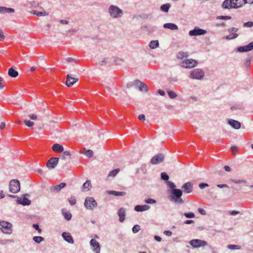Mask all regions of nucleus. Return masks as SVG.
<instances>
[{
  "label": "nucleus",
  "mask_w": 253,
  "mask_h": 253,
  "mask_svg": "<svg viewBox=\"0 0 253 253\" xmlns=\"http://www.w3.org/2000/svg\"><path fill=\"white\" fill-rule=\"evenodd\" d=\"M183 191L179 189H173L169 192V200L177 205H182L184 201L181 198Z\"/></svg>",
  "instance_id": "1"
},
{
  "label": "nucleus",
  "mask_w": 253,
  "mask_h": 253,
  "mask_svg": "<svg viewBox=\"0 0 253 253\" xmlns=\"http://www.w3.org/2000/svg\"><path fill=\"white\" fill-rule=\"evenodd\" d=\"M0 230L4 234H10L12 232V225L10 222L1 220L0 221Z\"/></svg>",
  "instance_id": "2"
},
{
  "label": "nucleus",
  "mask_w": 253,
  "mask_h": 253,
  "mask_svg": "<svg viewBox=\"0 0 253 253\" xmlns=\"http://www.w3.org/2000/svg\"><path fill=\"white\" fill-rule=\"evenodd\" d=\"M9 189L10 192L15 194L20 190V183L17 179L11 180L9 184Z\"/></svg>",
  "instance_id": "3"
},
{
  "label": "nucleus",
  "mask_w": 253,
  "mask_h": 253,
  "mask_svg": "<svg viewBox=\"0 0 253 253\" xmlns=\"http://www.w3.org/2000/svg\"><path fill=\"white\" fill-rule=\"evenodd\" d=\"M109 11L111 16L114 18L120 17L123 14V11L118 6L111 5L109 8Z\"/></svg>",
  "instance_id": "4"
},
{
  "label": "nucleus",
  "mask_w": 253,
  "mask_h": 253,
  "mask_svg": "<svg viewBox=\"0 0 253 253\" xmlns=\"http://www.w3.org/2000/svg\"><path fill=\"white\" fill-rule=\"evenodd\" d=\"M204 72L201 69H195L191 71L190 77L191 79L201 80L204 77Z\"/></svg>",
  "instance_id": "5"
},
{
  "label": "nucleus",
  "mask_w": 253,
  "mask_h": 253,
  "mask_svg": "<svg viewBox=\"0 0 253 253\" xmlns=\"http://www.w3.org/2000/svg\"><path fill=\"white\" fill-rule=\"evenodd\" d=\"M84 205L87 209L92 210L97 206V203L92 197H87L85 200Z\"/></svg>",
  "instance_id": "6"
},
{
  "label": "nucleus",
  "mask_w": 253,
  "mask_h": 253,
  "mask_svg": "<svg viewBox=\"0 0 253 253\" xmlns=\"http://www.w3.org/2000/svg\"><path fill=\"white\" fill-rule=\"evenodd\" d=\"M190 244L193 248H196L204 247L208 244L206 241L200 239H193L190 241Z\"/></svg>",
  "instance_id": "7"
},
{
  "label": "nucleus",
  "mask_w": 253,
  "mask_h": 253,
  "mask_svg": "<svg viewBox=\"0 0 253 253\" xmlns=\"http://www.w3.org/2000/svg\"><path fill=\"white\" fill-rule=\"evenodd\" d=\"M165 159V156L163 154L159 153L153 156L151 159V163L153 165H156L162 163Z\"/></svg>",
  "instance_id": "8"
},
{
  "label": "nucleus",
  "mask_w": 253,
  "mask_h": 253,
  "mask_svg": "<svg viewBox=\"0 0 253 253\" xmlns=\"http://www.w3.org/2000/svg\"><path fill=\"white\" fill-rule=\"evenodd\" d=\"M207 33V31L204 29H200L198 27H196L195 28L189 31V35L190 36H196L203 35Z\"/></svg>",
  "instance_id": "9"
},
{
  "label": "nucleus",
  "mask_w": 253,
  "mask_h": 253,
  "mask_svg": "<svg viewBox=\"0 0 253 253\" xmlns=\"http://www.w3.org/2000/svg\"><path fill=\"white\" fill-rule=\"evenodd\" d=\"M182 67L186 68H191L196 66L197 62L194 59H186L182 62Z\"/></svg>",
  "instance_id": "10"
},
{
  "label": "nucleus",
  "mask_w": 253,
  "mask_h": 253,
  "mask_svg": "<svg viewBox=\"0 0 253 253\" xmlns=\"http://www.w3.org/2000/svg\"><path fill=\"white\" fill-rule=\"evenodd\" d=\"M59 162V158L57 157H52L48 160L46 163V167L50 169H54L57 165Z\"/></svg>",
  "instance_id": "11"
},
{
  "label": "nucleus",
  "mask_w": 253,
  "mask_h": 253,
  "mask_svg": "<svg viewBox=\"0 0 253 253\" xmlns=\"http://www.w3.org/2000/svg\"><path fill=\"white\" fill-rule=\"evenodd\" d=\"M79 79L73 78L72 75H68L66 78V84L68 87H71Z\"/></svg>",
  "instance_id": "12"
},
{
  "label": "nucleus",
  "mask_w": 253,
  "mask_h": 253,
  "mask_svg": "<svg viewBox=\"0 0 253 253\" xmlns=\"http://www.w3.org/2000/svg\"><path fill=\"white\" fill-rule=\"evenodd\" d=\"M182 189L184 193H190L193 191V186L191 182H188L182 185Z\"/></svg>",
  "instance_id": "13"
},
{
  "label": "nucleus",
  "mask_w": 253,
  "mask_h": 253,
  "mask_svg": "<svg viewBox=\"0 0 253 253\" xmlns=\"http://www.w3.org/2000/svg\"><path fill=\"white\" fill-rule=\"evenodd\" d=\"M90 244L93 250L96 253H99L100 247L99 243L95 239H92L90 240Z\"/></svg>",
  "instance_id": "14"
},
{
  "label": "nucleus",
  "mask_w": 253,
  "mask_h": 253,
  "mask_svg": "<svg viewBox=\"0 0 253 253\" xmlns=\"http://www.w3.org/2000/svg\"><path fill=\"white\" fill-rule=\"evenodd\" d=\"M253 49V42L245 46H240L238 48V51L241 52H247Z\"/></svg>",
  "instance_id": "15"
},
{
  "label": "nucleus",
  "mask_w": 253,
  "mask_h": 253,
  "mask_svg": "<svg viewBox=\"0 0 253 253\" xmlns=\"http://www.w3.org/2000/svg\"><path fill=\"white\" fill-rule=\"evenodd\" d=\"M234 0H225L222 4V6L224 9L234 8Z\"/></svg>",
  "instance_id": "16"
},
{
  "label": "nucleus",
  "mask_w": 253,
  "mask_h": 253,
  "mask_svg": "<svg viewBox=\"0 0 253 253\" xmlns=\"http://www.w3.org/2000/svg\"><path fill=\"white\" fill-rule=\"evenodd\" d=\"M118 214L119 216V221L121 222H124L126 216V209L124 208H120L118 211Z\"/></svg>",
  "instance_id": "17"
},
{
  "label": "nucleus",
  "mask_w": 253,
  "mask_h": 253,
  "mask_svg": "<svg viewBox=\"0 0 253 253\" xmlns=\"http://www.w3.org/2000/svg\"><path fill=\"white\" fill-rule=\"evenodd\" d=\"M52 150L55 153H62L64 151V147L62 145L56 143L52 147Z\"/></svg>",
  "instance_id": "18"
},
{
  "label": "nucleus",
  "mask_w": 253,
  "mask_h": 253,
  "mask_svg": "<svg viewBox=\"0 0 253 253\" xmlns=\"http://www.w3.org/2000/svg\"><path fill=\"white\" fill-rule=\"evenodd\" d=\"M62 237L68 243L71 244L74 243V240L70 233L68 232H63L62 233Z\"/></svg>",
  "instance_id": "19"
},
{
  "label": "nucleus",
  "mask_w": 253,
  "mask_h": 253,
  "mask_svg": "<svg viewBox=\"0 0 253 253\" xmlns=\"http://www.w3.org/2000/svg\"><path fill=\"white\" fill-rule=\"evenodd\" d=\"M66 185V184L64 182H62L59 185H56L55 186H53L51 187L50 189L53 192H58L61 189L65 187Z\"/></svg>",
  "instance_id": "20"
},
{
  "label": "nucleus",
  "mask_w": 253,
  "mask_h": 253,
  "mask_svg": "<svg viewBox=\"0 0 253 253\" xmlns=\"http://www.w3.org/2000/svg\"><path fill=\"white\" fill-rule=\"evenodd\" d=\"M17 202L18 204L23 206L29 205L31 204V201L26 198H18Z\"/></svg>",
  "instance_id": "21"
},
{
  "label": "nucleus",
  "mask_w": 253,
  "mask_h": 253,
  "mask_svg": "<svg viewBox=\"0 0 253 253\" xmlns=\"http://www.w3.org/2000/svg\"><path fill=\"white\" fill-rule=\"evenodd\" d=\"M228 124L235 129H239L241 127L240 123L236 120H230L228 121Z\"/></svg>",
  "instance_id": "22"
},
{
  "label": "nucleus",
  "mask_w": 253,
  "mask_h": 253,
  "mask_svg": "<svg viewBox=\"0 0 253 253\" xmlns=\"http://www.w3.org/2000/svg\"><path fill=\"white\" fill-rule=\"evenodd\" d=\"M150 206L147 205L143 206L137 205L134 207L135 211H143L149 210Z\"/></svg>",
  "instance_id": "23"
},
{
  "label": "nucleus",
  "mask_w": 253,
  "mask_h": 253,
  "mask_svg": "<svg viewBox=\"0 0 253 253\" xmlns=\"http://www.w3.org/2000/svg\"><path fill=\"white\" fill-rule=\"evenodd\" d=\"M164 27L165 28L169 29L172 30H178V27L177 25L173 23H166L164 25Z\"/></svg>",
  "instance_id": "24"
},
{
  "label": "nucleus",
  "mask_w": 253,
  "mask_h": 253,
  "mask_svg": "<svg viewBox=\"0 0 253 253\" xmlns=\"http://www.w3.org/2000/svg\"><path fill=\"white\" fill-rule=\"evenodd\" d=\"M14 9L11 8H7L6 7L0 6V13H13Z\"/></svg>",
  "instance_id": "25"
},
{
  "label": "nucleus",
  "mask_w": 253,
  "mask_h": 253,
  "mask_svg": "<svg viewBox=\"0 0 253 253\" xmlns=\"http://www.w3.org/2000/svg\"><path fill=\"white\" fill-rule=\"evenodd\" d=\"M91 187V184L90 180H86L82 186L83 191H88Z\"/></svg>",
  "instance_id": "26"
},
{
  "label": "nucleus",
  "mask_w": 253,
  "mask_h": 253,
  "mask_svg": "<svg viewBox=\"0 0 253 253\" xmlns=\"http://www.w3.org/2000/svg\"><path fill=\"white\" fill-rule=\"evenodd\" d=\"M8 74L11 77L16 78L18 76V73L17 71L15 70L13 68H10L8 70Z\"/></svg>",
  "instance_id": "27"
},
{
  "label": "nucleus",
  "mask_w": 253,
  "mask_h": 253,
  "mask_svg": "<svg viewBox=\"0 0 253 253\" xmlns=\"http://www.w3.org/2000/svg\"><path fill=\"white\" fill-rule=\"evenodd\" d=\"M109 194L117 196H123L126 194L125 192H119L116 191H109L108 192Z\"/></svg>",
  "instance_id": "28"
},
{
  "label": "nucleus",
  "mask_w": 253,
  "mask_h": 253,
  "mask_svg": "<svg viewBox=\"0 0 253 253\" xmlns=\"http://www.w3.org/2000/svg\"><path fill=\"white\" fill-rule=\"evenodd\" d=\"M62 214L64 217L67 220H70L72 218V214L71 213L68 212L66 210L63 209L62 211Z\"/></svg>",
  "instance_id": "29"
},
{
  "label": "nucleus",
  "mask_w": 253,
  "mask_h": 253,
  "mask_svg": "<svg viewBox=\"0 0 253 253\" xmlns=\"http://www.w3.org/2000/svg\"><path fill=\"white\" fill-rule=\"evenodd\" d=\"M31 13L36 15L38 16H45L48 15V13L45 11L39 12L37 10H32L31 11Z\"/></svg>",
  "instance_id": "30"
},
{
  "label": "nucleus",
  "mask_w": 253,
  "mask_h": 253,
  "mask_svg": "<svg viewBox=\"0 0 253 253\" xmlns=\"http://www.w3.org/2000/svg\"><path fill=\"white\" fill-rule=\"evenodd\" d=\"M143 28L146 29V30L149 33H152L154 31H155L156 29V27H152L150 26H143L142 27Z\"/></svg>",
  "instance_id": "31"
},
{
  "label": "nucleus",
  "mask_w": 253,
  "mask_h": 253,
  "mask_svg": "<svg viewBox=\"0 0 253 253\" xmlns=\"http://www.w3.org/2000/svg\"><path fill=\"white\" fill-rule=\"evenodd\" d=\"M158 41H152L149 43V47L151 49H154L159 46Z\"/></svg>",
  "instance_id": "32"
},
{
  "label": "nucleus",
  "mask_w": 253,
  "mask_h": 253,
  "mask_svg": "<svg viewBox=\"0 0 253 253\" xmlns=\"http://www.w3.org/2000/svg\"><path fill=\"white\" fill-rule=\"evenodd\" d=\"M120 169H116L111 171L108 176V177H115L120 171Z\"/></svg>",
  "instance_id": "33"
},
{
  "label": "nucleus",
  "mask_w": 253,
  "mask_h": 253,
  "mask_svg": "<svg viewBox=\"0 0 253 253\" xmlns=\"http://www.w3.org/2000/svg\"><path fill=\"white\" fill-rule=\"evenodd\" d=\"M84 151H85L84 153L86 155L87 157H88V158H90L92 156H93V152L92 150H86L85 148H84L82 150V153H84Z\"/></svg>",
  "instance_id": "34"
},
{
  "label": "nucleus",
  "mask_w": 253,
  "mask_h": 253,
  "mask_svg": "<svg viewBox=\"0 0 253 253\" xmlns=\"http://www.w3.org/2000/svg\"><path fill=\"white\" fill-rule=\"evenodd\" d=\"M188 56L187 52H179L177 54V57L179 59H183L184 57H187Z\"/></svg>",
  "instance_id": "35"
},
{
  "label": "nucleus",
  "mask_w": 253,
  "mask_h": 253,
  "mask_svg": "<svg viewBox=\"0 0 253 253\" xmlns=\"http://www.w3.org/2000/svg\"><path fill=\"white\" fill-rule=\"evenodd\" d=\"M167 183L168 187L170 188V192L172 191L173 189H176V185L173 182L170 181H168Z\"/></svg>",
  "instance_id": "36"
},
{
  "label": "nucleus",
  "mask_w": 253,
  "mask_h": 253,
  "mask_svg": "<svg viewBox=\"0 0 253 253\" xmlns=\"http://www.w3.org/2000/svg\"><path fill=\"white\" fill-rule=\"evenodd\" d=\"M170 7V5L169 3L165 4L161 6V9L163 11L168 12Z\"/></svg>",
  "instance_id": "37"
},
{
  "label": "nucleus",
  "mask_w": 253,
  "mask_h": 253,
  "mask_svg": "<svg viewBox=\"0 0 253 253\" xmlns=\"http://www.w3.org/2000/svg\"><path fill=\"white\" fill-rule=\"evenodd\" d=\"M167 92H168V94L169 97L170 98L174 99L177 96L175 92H174L173 91L168 90Z\"/></svg>",
  "instance_id": "38"
},
{
  "label": "nucleus",
  "mask_w": 253,
  "mask_h": 253,
  "mask_svg": "<svg viewBox=\"0 0 253 253\" xmlns=\"http://www.w3.org/2000/svg\"><path fill=\"white\" fill-rule=\"evenodd\" d=\"M33 240L36 243H40L44 240V238L41 236H35L33 238Z\"/></svg>",
  "instance_id": "39"
},
{
  "label": "nucleus",
  "mask_w": 253,
  "mask_h": 253,
  "mask_svg": "<svg viewBox=\"0 0 253 253\" xmlns=\"http://www.w3.org/2000/svg\"><path fill=\"white\" fill-rule=\"evenodd\" d=\"M161 178L164 180L168 181L169 179V175L167 174V173L164 172H163L161 173Z\"/></svg>",
  "instance_id": "40"
},
{
  "label": "nucleus",
  "mask_w": 253,
  "mask_h": 253,
  "mask_svg": "<svg viewBox=\"0 0 253 253\" xmlns=\"http://www.w3.org/2000/svg\"><path fill=\"white\" fill-rule=\"evenodd\" d=\"M24 122L25 124L29 127L33 126L34 125V123L29 120H24Z\"/></svg>",
  "instance_id": "41"
},
{
  "label": "nucleus",
  "mask_w": 253,
  "mask_h": 253,
  "mask_svg": "<svg viewBox=\"0 0 253 253\" xmlns=\"http://www.w3.org/2000/svg\"><path fill=\"white\" fill-rule=\"evenodd\" d=\"M140 230V226L138 225H135L132 229V232L134 233H136L138 232Z\"/></svg>",
  "instance_id": "42"
},
{
  "label": "nucleus",
  "mask_w": 253,
  "mask_h": 253,
  "mask_svg": "<svg viewBox=\"0 0 253 253\" xmlns=\"http://www.w3.org/2000/svg\"><path fill=\"white\" fill-rule=\"evenodd\" d=\"M143 83L138 80H136L134 83V85L138 87L139 89L141 87V86L142 85Z\"/></svg>",
  "instance_id": "43"
},
{
  "label": "nucleus",
  "mask_w": 253,
  "mask_h": 253,
  "mask_svg": "<svg viewBox=\"0 0 253 253\" xmlns=\"http://www.w3.org/2000/svg\"><path fill=\"white\" fill-rule=\"evenodd\" d=\"M184 216L187 218H194L195 217V214L193 212H185L184 213Z\"/></svg>",
  "instance_id": "44"
},
{
  "label": "nucleus",
  "mask_w": 253,
  "mask_h": 253,
  "mask_svg": "<svg viewBox=\"0 0 253 253\" xmlns=\"http://www.w3.org/2000/svg\"><path fill=\"white\" fill-rule=\"evenodd\" d=\"M227 248L230 250H236V249H239L240 248V247L239 246H238L237 245H229L227 246Z\"/></svg>",
  "instance_id": "45"
},
{
  "label": "nucleus",
  "mask_w": 253,
  "mask_h": 253,
  "mask_svg": "<svg viewBox=\"0 0 253 253\" xmlns=\"http://www.w3.org/2000/svg\"><path fill=\"white\" fill-rule=\"evenodd\" d=\"M231 181L237 184H240V183H246L247 181L245 180H237V179H232Z\"/></svg>",
  "instance_id": "46"
},
{
  "label": "nucleus",
  "mask_w": 253,
  "mask_h": 253,
  "mask_svg": "<svg viewBox=\"0 0 253 253\" xmlns=\"http://www.w3.org/2000/svg\"><path fill=\"white\" fill-rule=\"evenodd\" d=\"M68 201L71 205H74L76 203V199L75 197H71L68 199Z\"/></svg>",
  "instance_id": "47"
},
{
  "label": "nucleus",
  "mask_w": 253,
  "mask_h": 253,
  "mask_svg": "<svg viewBox=\"0 0 253 253\" xmlns=\"http://www.w3.org/2000/svg\"><path fill=\"white\" fill-rule=\"evenodd\" d=\"M217 19L223 20H229L231 19V17L229 16H219L217 17Z\"/></svg>",
  "instance_id": "48"
},
{
  "label": "nucleus",
  "mask_w": 253,
  "mask_h": 253,
  "mask_svg": "<svg viewBox=\"0 0 253 253\" xmlns=\"http://www.w3.org/2000/svg\"><path fill=\"white\" fill-rule=\"evenodd\" d=\"M140 91H147L148 90L147 86L146 84L143 83L142 85L141 86V87L139 88Z\"/></svg>",
  "instance_id": "49"
},
{
  "label": "nucleus",
  "mask_w": 253,
  "mask_h": 253,
  "mask_svg": "<svg viewBox=\"0 0 253 253\" xmlns=\"http://www.w3.org/2000/svg\"><path fill=\"white\" fill-rule=\"evenodd\" d=\"M63 156H62V159L63 160L65 159L66 156H70L71 155L69 151H63Z\"/></svg>",
  "instance_id": "50"
},
{
  "label": "nucleus",
  "mask_w": 253,
  "mask_h": 253,
  "mask_svg": "<svg viewBox=\"0 0 253 253\" xmlns=\"http://www.w3.org/2000/svg\"><path fill=\"white\" fill-rule=\"evenodd\" d=\"M252 26H253V22H248L244 24L245 27H252Z\"/></svg>",
  "instance_id": "51"
},
{
  "label": "nucleus",
  "mask_w": 253,
  "mask_h": 253,
  "mask_svg": "<svg viewBox=\"0 0 253 253\" xmlns=\"http://www.w3.org/2000/svg\"><path fill=\"white\" fill-rule=\"evenodd\" d=\"M238 148L235 146H233L231 148V150L233 154L235 155L237 152Z\"/></svg>",
  "instance_id": "52"
},
{
  "label": "nucleus",
  "mask_w": 253,
  "mask_h": 253,
  "mask_svg": "<svg viewBox=\"0 0 253 253\" xmlns=\"http://www.w3.org/2000/svg\"><path fill=\"white\" fill-rule=\"evenodd\" d=\"M237 34H234L233 36L229 35L226 37V38L228 40L234 39L238 37Z\"/></svg>",
  "instance_id": "53"
},
{
  "label": "nucleus",
  "mask_w": 253,
  "mask_h": 253,
  "mask_svg": "<svg viewBox=\"0 0 253 253\" xmlns=\"http://www.w3.org/2000/svg\"><path fill=\"white\" fill-rule=\"evenodd\" d=\"M199 188L200 189H203L205 188L206 187H208L209 185L207 183H201L199 184Z\"/></svg>",
  "instance_id": "54"
},
{
  "label": "nucleus",
  "mask_w": 253,
  "mask_h": 253,
  "mask_svg": "<svg viewBox=\"0 0 253 253\" xmlns=\"http://www.w3.org/2000/svg\"><path fill=\"white\" fill-rule=\"evenodd\" d=\"M33 227L35 228L39 233H41L42 232L41 229L40 228L39 225L37 224H33Z\"/></svg>",
  "instance_id": "55"
},
{
  "label": "nucleus",
  "mask_w": 253,
  "mask_h": 253,
  "mask_svg": "<svg viewBox=\"0 0 253 253\" xmlns=\"http://www.w3.org/2000/svg\"><path fill=\"white\" fill-rule=\"evenodd\" d=\"M145 202L147 204H154L156 203V201L155 200L151 199H147L145 201Z\"/></svg>",
  "instance_id": "56"
},
{
  "label": "nucleus",
  "mask_w": 253,
  "mask_h": 253,
  "mask_svg": "<svg viewBox=\"0 0 253 253\" xmlns=\"http://www.w3.org/2000/svg\"><path fill=\"white\" fill-rule=\"evenodd\" d=\"M198 211L202 215H205L206 214V212L205 210H204V209H203L202 208H199Z\"/></svg>",
  "instance_id": "57"
},
{
  "label": "nucleus",
  "mask_w": 253,
  "mask_h": 253,
  "mask_svg": "<svg viewBox=\"0 0 253 253\" xmlns=\"http://www.w3.org/2000/svg\"><path fill=\"white\" fill-rule=\"evenodd\" d=\"M29 118L31 120H35L37 119V116L36 114H32L29 115Z\"/></svg>",
  "instance_id": "58"
},
{
  "label": "nucleus",
  "mask_w": 253,
  "mask_h": 253,
  "mask_svg": "<svg viewBox=\"0 0 253 253\" xmlns=\"http://www.w3.org/2000/svg\"><path fill=\"white\" fill-rule=\"evenodd\" d=\"M4 38L5 37L3 34L2 30L0 29V41H3Z\"/></svg>",
  "instance_id": "59"
},
{
  "label": "nucleus",
  "mask_w": 253,
  "mask_h": 253,
  "mask_svg": "<svg viewBox=\"0 0 253 253\" xmlns=\"http://www.w3.org/2000/svg\"><path fill=\"white\" fill-rule=\"evenodd\" d=\"M217 186L219 188H229L227 184H217Z\"/></svg>",
  "instance_id": "60"
},
{
  "label": "nucleus",
  "mask_w": 253,
  "mask_h": 253,
  "mask_svg": "<svg viewBox=\"0 0 253 253\" xmlns=\"http://www.w3.org/2000/svg\"><path fill=\"white\" fill-rule=\"evenodd\" d=\"M194 222V220H186L184 222V224H189L191 223H193Z\"/></svg>",
  "instance_id": "61"
},
{
  "label": "nucleus",
  "mask_w": 253,
  "mask_h": 253,
  "mask_svg": "<svg viewBox=\"0 0 253 253\" xmlns=\"http://www.w3.org/2000/svg\"><path fill=\"white\" fill-rule=\"evenodd\" d=\"M158 93L162 96H164L165 95V92L164 91L161 89H158L157 90Z\"/></svg>",
  "instance_id": "62"
},
{
  "label": "nucleus",
  "mask_w": 253,
  "mask_h": 253,
  "mask_svg": "<svg viewBox=\"0 0 253 253\" xmlns=\"http://www.w3.org/2000/svg\"><path fill=\"white\" fill-rule=\"evenodd\" d=\"M138 118H139V120H140L142 121H144L145 120V115L143 114H141V115H139Z\"/></svg>",
  "instance_id": "63"
},
{
  "label": "nucleus",
  "mask_w": 253,
  "mask_h": 253,
  "mask_svg": "<svg viewBox=\"0 0 253 253\" xmlns=\"http://www.w3.org/2000/svg\"><path fill=\"white\" fill-rule=\"evenodd\" d=\"M164 234L168 236H170L172 235V232L168 230L165 231Z\"/></svg>",
  "instance_id": "64"
}]
</instances>
